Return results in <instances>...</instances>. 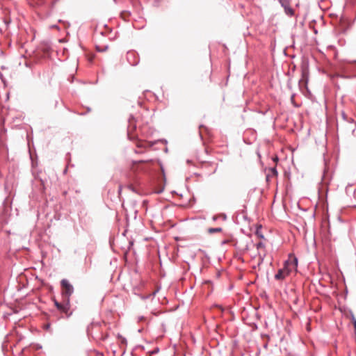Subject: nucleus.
<instances>
[{
  "instance_id": "obj_1",
  "label": "nucleus",
  "mask_w": 356,
  "mask_h": 356,
  "mask_svg": "<svg viewBox=\"0 0 356 356\" xmlns=\"http://www.w3.org/2000/svg\"><path fill=\"white\" fill-rule=\"evenodd\" d=\"M61 286L63 288V294L65 300H70V296L74 292V288L72 285L68 282V280L63 279L61 280Z\"/></svg>"
},
{
  "instance_id": "obj_2",
  "label": "nucleus",
  "mask_w": 356,
  "mask_h": 356,
  "mask_svg": "<svg viewBox=\"0 0 356 356\" xmlns=\"http://www.w3.org/2000/svg\"><path fill=\"white\" fill-rule=\"evenodd\" d=\"M289 259L284 261V267L282 269H280L278 272L275 274V278L276 280H282L285 277L286 275L289 274Z\"/></svg>"
},
{
  "instance_id": "obj_3",
  "label": "nucleus",
  "mask_w": 356,
  "mask_h": 356,
  "mask_svg": "<svg viewBox=\"0 0 356 356\" xmlns=\"http://www.w3.org/2000/svg\"><path fill=\"white\" fill-rule=\"evenodd\" d=\"M55 306L56 308L63 313L67 314L70 310V300L65 299V303L62 304L58 301H54Z\"/></svg>"
},
{
  "instance_id": "obj_4",
  "label": "nucleus",
  "mask_w": 356,
  "mask_h": 356,
  "mask_svg": "<svg viewBox=\"0 0 356 356\" xmlns=\"http://www.w3.org/2000/svg\"><path fill=\"white\" fill-rule=\"evenodd\" d=\"M256 248L258 250V256L259 259L263 261L266 256L265 245L263 242L260 241L256 244Z\"/></svg>"
},
{
  "instance_id": "obj_5",
  "label": "nucleus",
  "mask_w": 356,
  "mask_h": 356,
  "mask_svg": "<svg viewBox=\"0 0 356 356\" xmlns=\"http://www.w3.org/2000/svg\"><path fill=\"white\" fill-rule=\"evenodd\" d=\"M127 58L128 62L133 66L136 65L139 62L134 51H129L127 54Z\"/></svg>"
},
{
  "instance_id": "obj_6",
  "label": "nucleus",
  "mask_w": 356,
  "mask_h": 356,
  "mask_svg": "<svg viewBox=\"0 0 356 356\" xmlns=\"http://www.w3.org/2000/svg\"><path fill=\"white\" fill-rule=\"evenodd\" d=\"M348 127L347 129L353 133L356 128V123L352 118H348V120H346Z\"/></svg>"
},
{
  "instance_id": "obj_7",
  "label": "nucleus",
  "mask_w": 356,
  "mask_h": 356,
  "mask_svg": "<svg viewBox=\"0 0 356 356\" xmlns=\"http://www.w3.org/2000/svg\"><path fill=\"white\" fill-rule=\"evenodd\" d=\"M136 129V124L134 118H131L129 120V126H128V136L131 138V131Z\"/></svg>"
},
{
  "instance_id": "obj_8",
  "label": "nucleus",
  "mask_w": 356,
  "mask_h": 356,
  "mask_svg": "<svg viewBox=\"0 0 356 356\" xmlns=\"http://www.w3.org/2000/svg\"><path fill=\"white\" fill-rule=\"evenodd\" d=\"M280 3H281L282 6L284 7V11L287 15H289V6L288 3L285 1V0H279Z\"/></svg>"
},
{
  "instance_id": "obj_9",
  "label": "nucleus",
  "mask_w": 356,
  "mask_h": 356,
  "mask_svg": "<svg viewBox=\"0 0 356 356\" xmlns=\"http://www.w3.org/2000/svg\"><path fill=\"white\" fill-rule=\"evenodd\" d=\"M293 266L295 268L298 266V258L291 253V267Z\"/></svg>"
},
{
  "instance_id": "obj_10",
  "label": "nucleus",
  "mask_w": 356,
  "mask_h": 356,
  "mask_svg": "<svg viewBox=\"0 0 356 356\" xmlns=\"http://www.w3.org/2000/svg\"><path fill=\"white\" fill-rule=\"evenodd\" d=\"M220 232H222V228H220V227L208 229V232L209 234H214V233Z\"/></svg>"
},
{
  "instance_id": "obj_11",
  "label": "nucleus",
  "mask_w": 356,
  "mask_h": 356,
  "mask_svg": "<svg viewBox=\"0 0 356 356\" xmlns=\"http://www.w3.org/2000/svg\"><path fill=\"white\" fill-rule=\"evenodd\" d=\"M159 291V289H157L156 290H155L154 291L152 292V294H149V296H140V298L143 299V300H146L147 298H149V297H154L155 296V295L156 294V293Z\"/></svg>"
},
{
  "instance_id": "obj_12",
  "label": "nucleus",
  "mask_w": 356,
  "mask_h": 356,
  "mask_svg": "<svg viewBox=\"0 0 356 356\" xmlns=\"http://www.w3.org/2000/svg\"><path fill=\"white\" fill-rule=\"evenodd\" d=\"M341 116H342V118L344 120V122H346V120H348V117L346 115V113L344 112H342Z\"/></svg>"
},
{
  "instance_id": "obj_13",
  "label": "nucleus",
  "mask_w": 356,
  "mask_h": 356,
  "mask_svg": "<svg viewBox=\"0 0 356 356\" xmlns=\"http://www.w3.org/2000/svg\"><path fill=\"white\" fill-rule=\"evenodd\" d=\"M99 51H103L107 49V47H105L104 49H100L99 47H97Z\"/></svg>"
},
{
  "instance_id": "obj_14",
  "label": "nucleus",
  "mask_w": 356,
  "mask_h": 356,
  "mask_svg": "<svg viewBox=\"0 0 356 356\" xmlns=\"http://www.w3.org/2000/svg\"><path fill=\"white\" fill-rule=\"evenodd\" d=\"M290 13H291V17L294 15V11L293 10L292 8H291Z\"/></svg>"
},
{
  "instance_id": "obj_15",
  "label": "nucleus",
  "mask_w": 356,
  "mask_h": 356,
  "mask_svg": "<svg viewBox=\"0 0 356 356\" xmlns=\"http://www.w3.org/2000/svg\"><path fill=\"white\" fill-rule=\"evenodd\" d=\"M217 218H218V216H214L213 217V220H217Z\"/></svg>"
},
{
  "instance_id": "obj_16",
  "label": "nucleus",
  "mask_w": 356,
  "mask_h": 356,
  "mask_svg": "<svg viewBox=\"0 0 356 356\" xmlns=\"http://www.w3.org/2000/svg\"><path fill=\"white\" fill-rule=\"evenodd\" d=\"M286 51H287V47H286L284 49V53L285 55H286Z\"/></svg>"
},
{
  "instance_id": "obj_17",
  "label": "nucleus",
  "mask_w": 356,
  "mask_h": 356,
  "mask_svg": "<svg viewBox=\"0 0 356 356\" xmlns=\"http://www.w3.org/2000/svg\"><path fill=\"white\" fill-rule=\"evenodd\" d=\"M129 188L131 190L134 191V188H133V186H129Z\"/></svg>"
},
{
  "instance_id": "obj_18",
  "label": "nucleus",
  "mask_w": 356,
  "mask_h": 356,
  "mask_svg": "<svg viewBox=\"0 0 356 356\" xmlns=\"http://www.w3.org/2000/svg\"><path fill=\"white\" fill-rule=\"evenodd\" d=\"M293 102V97H291V102Z\"/></svg>"
},
{
  "instance_id": "obj_19",
  "label": "nucleus",
  "mask_w": 356,
  "mask_h": 356,
  "mask_svg": "<svg viewBox=\"0 0 356 356\" xmlns=\"http://www.w3.org/2000/svg\"><path fill=\"white\" fill-rule=\"evenodd\" d=\"M297 300H298V299H296V300H294V302H295V303H296Z\"/></svg>"
},
{
  "instance_id": "obj_20",
  "label": "nucleus",
  "mask_w": 356,
  "mask_h": 356,
  "mask_svg": "<svg viewBox=\"0 0 356 356\" xmlns=\"http://www.w3.org/2000/svg\"><path fill=\"white\" fill-rule=\"evenodd\" d=\"M355 62H356V60H355Z\"/></svg>"
}]
</instances>
